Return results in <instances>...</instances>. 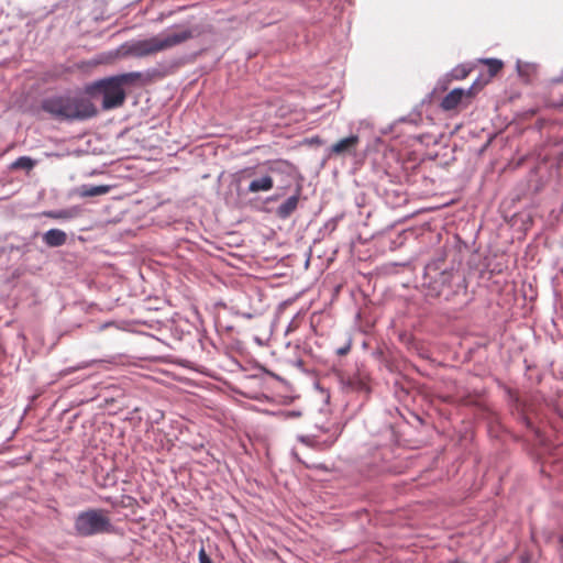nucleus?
Masks as SVG:
<instances>
[{
    "instance_id": "nucleus-1",
    "label": "nucleus",
    "mask_w": 563,
    "mask_h": 563,
    "mask_svg": "<svg viewBox=\"0 0 563 563\" xmlns=\"http://www.w3.org/2000/svg\"><path fill=\"white\" fill-rule=\"evenodd\" d=\"M42 109L59 121H81L97 114L96 107L89 100L69 95L43 99Z\"/></svg>"
},
{
    "instance_id": "nucleus-2",
    "label": "nucleus",
    "mask_w": 563,
    "mask_h": 563,
    "mask_svg": "<svg viewBox=\"0 0 563 563\" xmlns=\"http://www.w3.org/2000/svg\"><path fill=\"white\" fill-rule=\"evenodd\" d=\"M194 37L190 29H184L179 32L159 34L150 38L131 41L123 44L120 48L121 54L134 57H145L158 52L177 46Z\"/></svg>"
},
{
    "instance_id": "nucleus-3",
    "label": "nucleus",
    "mask_w": 563,
    "mask_h": 563,
    "mask_svg": "<svg viewBox=\"0 0 563 563\" xmlns=\"http://www.w3.org/2000/svg\"><path fill=\"white\" fill-rule=\"evenodd\" d=\"M142 76L139 71L125 73L96 81L89 91H98L102 95V108L104 110L121 107L125 100L124 86L133 84Z\"/></svg>"
},
{
    "instance_id": "nucleus-4",
    "label": "nucleus",
    "mask_w": 563,
    "mask_h": 563,
    "mask_svg": "<svg viewBox=\"0 0 563 563\" xmlns=\"http://www.w3.org/2000/svg\"><path fill=\"white\" fill-rule=\"evenodd\" d=\"M76 536L89 538L99 534H111L115 528L107 511L98 508H90L80 511L74 519Z\"/></svg>"
},
{
    "instance_id": "nucleus-5",
    "label": "nucleus",
    "mask_w": 563,
    "mask_h": 563,
    "mask_svg": "<svg viewBox=\"0 0 563 563\" xmlns=\"http://www.w3.org/2000/svg\"><path fill=\"white\" fill-rule=\"evenodd\" d=\"M292 166L287 162L278 161L271 163L265 173H252L249 176L251 180L247 185V194L267 192L273 189L275 180L283 174L289 175Z\"/></svg>"
},
{
    "instance_id": "nucleus-6",
    "label": "nucleus",
    "mask_w": 563,
    "mask_h": 563,
    "mask_svg": "<svg viewBox=\"0 0 563 563\" xmlns=\"http://www.w3.org/2000/svg\"><path fill=\"white\" fill-rule=\"evenodd\" d=\"M453 276V267H443V261L441 258L430 262L424 267V278L430 284H433V288L438 291H440L442 287L450 285Z\"/></svg>"
},
{
    "instance_id": "nucleus-7",
    "label": "nucleus",
    "mask_w": 563,
    "mask_h": 563,
    "mask_svg": "<svg viewBox=\"0 0 563 563\" xmlns=\"http://www.w3.org/2000/svg\"><path fill=\"white\" fill-rule=\"evenodd\" d=\"M340 387L343 391H369L368 375L364 371H356L354 374L338 375Z\"/></svg>"
},
{
    "instance_id": "nucleus-8",
    "label": "nucleus",
    "mask_w": 563,
    "mask_h": 563,
    "mask_svg": "<svg viewBox=\"0 0 563 563\" xmlns=\"http://www.w3.org/2000/svg\"><path fill=\"white\" fill-rule=\"evenodd\" d=\"M324 432H331V435L323 441H320L317 439V437H305L300 435L298 437V440L303 443L307 446L317 448L320 450L329 449L334 444V442L338 440L339 435L341 434V428L339 426H332V428L322 429Z\"/></svg>"
},
{
    "instance_id": "nucleus-9",
    "label": "nucleus",
    "mask_w": 563,
    "mask_h": 563,
    "mask_svg": "<svg viewBox=\"0 0 563 563\" xmlns=\"http://www.w3.org/2000/svg\"><path fill=\"white\" fill-rule=\"evenodd\" d=\"M300 195L301 187L297 186L295 192L276 208V217L282 220L288 219L297 210Z\"/></svg>"
},
{
    "instance_id": "nucleus-10",
    "label": "nucleus",
    "mask_w": 563,
    "mask_h": 563,
    "mask_svg": "<svg viewBox=\"0 0 563 563\" xmlns=\"http://www.w3.org/2000/svg\"><path fill=\"white\" fill-rule=\"evenodd\" d=\"M358 142V135L352 134L332 144L330 147V153L335 155H352L355 153Z\"/></svg>"
},
{
    "instance_id": "nucleus-11",
    "label": "nucleus",
    "mask_w": 563,
    "mask_h": 563,
    "mask_svg": "<svg viewBox=\"0 0 563 563\" xmlns=\"http://www.w3.org/2000/svg\"><path fill=\"white\" fill-rule=\"evenodd\" d=\"M45 217L54 219V220H71L78 218L81 214V208L78 206H73L65 209L58 210H48L43 213Z\"/></svg>"
},
{
    "instance_id": "nucleus-12",
    "label": "nucleus",
    "mask_w": 563,
    "mask_h": 563,
    "mask_svg": "<svg viewBox=\"0 0 563 563\" xmlns=\"http://www.w3.org/2000/svg\"><path fill=\"white\" fill-rule=\"evenodd\" d=\"M42 240L48 247H58L66 243L67 234L63 230L51 229L43 234Z\"/></svg>"
},
{
    "instance_id": "nucleus-13",
    "label": "nucleus",
    "mask_w": 563,
    "mask_h": 563,
    "mask_svg": "<svg viewBox=\"0 0 563 563\" xmlns=\"http://www.w3.org/2000/svg\"><path fill=\"white\" fill-rule=\"evenodd\" d=\"M111 190V186L109 185H81L77 188L76 192L81 198L102 196L108 194Z\"/></svg>"
},
{
    "instance_id": "nucleus-14",
    "label": "nucleus",
    "mask_w": 563,
    "mask_h": 563,
    "mask_svg": "<svg viewBox=\"0 0 563 563\" xmlns=\"http://www.w3.org/2000/svg\"><path fill=\"white\" fill-rule=\"evenodd\" d=\"M466 91L462 88H455L450 91L441 101V107L444 110H453L462 101Z\"/></svg>"
},
{
    "instance_id": "nucleus-15",
    "label": "nucleus",
    "mask_w": 563,
    "mask_h": 563,
    "mask_svg": "<svg viewBox=\"0 0 563 563\" xmlns=\"http://www.w3.org/2000/svg\"><path fill=\"white\" fill-rule=\"evenodd\" d=\"M101 361L99 360H89V361H82L74 366H69V367H66L64 368L63 371H60V376H67V375H70L77 371H80V369H85V368H88V367H91L98 363H100Z\"/></svg>"
},
{
    "instance_id": "nucleus-16",
    "label": "nucleus",
    "mask_w": 563,
    "mask_h": 563,
    "mask_svg": "<svg viewBox=\"0 0 563 563\" xmlns=\"http://www.w3.org/2000/svg\"><path fill=\"white\" fill-rule=\"evenodd\" d=\"M36 162L29 156H20L12 164V169H24L31 170L35 166Z\"/></svg>"
},
{
    "instance_id": "nucleus-17",
    "label": "nucleus",
    "mask_w": 563,
    "mask_h": 563,
    "mask_svg": "<svg viewBox=\"0 0 563 563\" xmlns=\"http://www.w3.org/2000/svg\"><path fill=\"white\" fill-rule=\"evenodd\" d=\"M483 63L488 65V70L492 76L497 74L503 67V62L496 58H486Z\"/></svg>"
},
{
    "instance_id": "nucleus-18",
    "label": "nucleus",
    "mask_w": 563,
    "mask_h": 563,
    "mask_svg": "<svg viewBox=\"0 0 563 563\" xmlns=\"http://www.w3.org/2000/svg\"><path fill=\"white\" fill-rule=\"evenodd\" d=\"M470 70L471 69L467 66L459 65L451 70V76L456 80L464 79L468 75Z\"/></svg>"
},
{
    "instance_id": "nucleus-19",
    "label": "nucleus",
    "mask_w": 563,
    "mask_h": 563,
    "mask_svg": "<svg viewBox=\"0 0 563 563\" xmlns=\"http://www.w3.org/2000/svg\"><path fill=\"white\" fill-rule=\"evenodd\" d=\"M199 563H213L209 555L206 553L205 548H201L198 553Z\"/></svg>"
},
{
    "instance_id": "nucleus-20",
    "label": "nucleus",
    "mask_w": 563,
    "mask_h": 563,
    "mask_svg": "<svg viewBox=\"0 0 563 563\" xmlns=\"http://www.w3.org/2000/svg\"><path fill=\"white\" fill-rule=\"evenodd\" d=\"M284 416L286 418H297V417L301 416V412L300 411H296V410H288V411L284 412Z\"/></svg>"
},
{
    "instance_id": "nucleus-21",
    "label": "nucleus",
    "mask_w": 563,
    "mask_h": 563,
    "mask_svg": "<svg viewBox=\"0 0 563 563\" xmlns=\"http://www.w3.org/2000/svg\"><path fill=\"white\" fill-rule=\"evenodd\" d=\"M350 349H351V345L346 344L345 346L338 349L336 353L339 355H345L350 351Z\"/></svg>"
},
{
    "instance_id": "nucleus-22",
    "label": "nucleus",
    "mask_w": 563,
    "mask_h": 563,
    "mask_svg": "<svg viewBox=\"0 0 563 563\" xmlns=\"http://www.w3.org/2000/svg\"><path fill=\"white\" fill-rule=\"evenodd\" d=\"M279 197H280L279 195H274V196H273V197H271L268 200H269V201H276V200H278V199H279Z\"/></svg>"
},
{
    "instance_id": "nucleus-23",
    "label": "nucleus",
    "mask_w": 563,
    "mask_h": 563,
    "mask_svg": "<svg viewBox=\"0 0 563 563\" xmlns=\"http://www.w3.org/2000/svg\"><path fill=\"white\" fill-rule=\"evenodd\" d=\"M245 317H246L247 319H250V318H252V314L246 313V314H245Z\"/></svg>"
}]
</instances>
